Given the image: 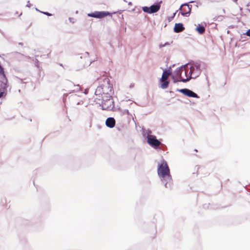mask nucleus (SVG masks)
Segmentation results:
<instances>
[{"mask_svg":"<svg viewBox=\"0 0 250 250\" xmlns=\"http://www.w3.org/2000/svg\"><path fill=\"white\" fill-rule=\"evenodd\" d=\"M157 172L158 175L165 184V187L166 188H171L172 185V179L168 166L165 161H163L159 165Z\"/></svg>","mask_w":250,"mask_h":250,"instance_id":"1","label":"nucleus"},{"mask_svg":"<svg viewBox=\"0 0 250 250\" xmlns=\"http://www.w3.org/2000/svg\"><path fill=\"white\" fill-rule=\"evenodd\" d=\"M111 90L112 87L109 84H102L97 87L95 94L103 99L105 98L106 96L110 95L109 92H111Z\"/></svg>","mask_w":250,"mask_h":250,"instance_id":"2","label":"nucleus"},{"mask_svg":"<svg viewBox=\"0 0 250 250\" xmlns=\"http://www.w3.org/2000/svg\"><path fill=\"white\" fill-rule=\"evenodd\" d=\"M189 70L188 67H181L176 70L178 81L186 82L191 79V76L188 74Z\"/></svg>","mask_w":250,"mask_h":250,"instance_id":"3","label":"nucleus"},{"mask_svg":"<svg viewBox=\"0 0 250 250\" xmlns=\"http://www.w3.org/2000/svg\"><path fill=\"white\" fill-rule=\"evenodd\" d=\"M102 100V105L103 109L109 110L113 107V101L110 95L106 96L105 99L103 98Z\"/></svg>","mask_w":250,"mask_h":250,"instance_id":"4","label":"nucleus"},{"mask_svg":"<svg viewBox=\"0 0 250 250\" xmlns=\"http://www.w3.org/2000/svg\"><path fill=\"white\" fill-rule=\"evenodd\" d=\"M171 73L167 70H164L163 71L162 78L160 80V82L162 83L161 87L163 89H166L167 88L169 84V82L167 81L168 77L170 75Z\"/></svg>","mask_w":250,"mask_h":250,"instance_id":"5","label":"nucleus"},{"mask_svg":"<svg viewBox=\"0 0 250 250\" xmlns=\"http://www.w3.org/2000/svg\"><path fill=\"white\" fill-rule=\"evenodd\" d=\"M147 142L150 146L155 148H157L161 145V142L156 139L154 135H148Z\"/></svg>","mask_w":250,"mask_h":250,"instance_id":"6","label":"nucleus"},{"mask_svg":"<svg viewBox=\"0 0 250 250\" xmlns=\"http://www.w3.org/2000/svg\"><path fill=\"white\" fill-rule=\"evenodd\" d=\"M191 5H189L187 3L182 4L179 8L181 11V14L184 16H188L191 12Z\"/></svg>","mask_w":250,"mask_h":250,"instance_id":"7","label":"nucleus"},{"mask_svg":"<svg viewBox=\"0 0 250 250\" xmlns=\"http://www.w3.org/2000/svg\"><path fill=\"white\" fill-rule=\"evenodd\" d=\"M188 71V74L191 76V79L196 78L200 73L199 67L196 65L191 66Z\"/></svg>","mask_w":250,"mask_h":250,"instance_id":"8","label":"nucleus"},{"mask_svg":"<svg viewBox=\"0 0 250 250\" xmlns=\"http://www.w3.org/2000/svg\"><path fill=\"white\" fill-rule=\"evenodd\" d=\"M110 15V13L108 12L102 11L99 12L96 11L94 13H88L87 16L90 17L96 18L98 19L103 18L107 16Z\"/></svg>","mask_w":250,"mask_h":250,"instance_id":"9","label":"nucleus"},{"mask_svg":"<svg viewBox=\"0 0 250 250\" xmlns=\"http://www.w3.org/2000/svg\"><path fill=\"white\" fill-rule=\"evenodd\" d=\"M160 6L159 5H153L150 7L146 6L143 7L142 9L144 12L147 13H156L159 10Z\"/></svg>","mask_w":250,"mask_h":250,"instance_id":"10","label":"nucleus"},{"mask_svg":"<svg viewBox=\"0 0 250 250\" xmlns=\"http://www.w3.org/2000/svg\"><path fill=\"white\" fill-rule=\"evenodd\" d=\"M8 87V80L6 76L0 77V91L4 93Z\"/></svg>","mask_w":250,"mask_h":250,"instance_id":"11","label":"nucleus"},{"mask_svg":"<svg viewBox=\"0 0 250 250\" xmlns=\"http://www.w3.org/2000/svg\"><path fill=\"white\" fill-rule=\"evenodd\" d=\"M179 91L188 97L199 98L198 96L195 93L188 89H182L179 90Z\"/></svg>","mask_w":250,"mask_h":250,"instance_id":"12","label":"nucleus"},{"mask_svg":"<svg viewBox=\"0 0 250 250\" xmlns=\"http://www.w3.org/2000/svg\"><path fill=\"white\" fill-rule=\"evenodd\" d=\"M185 27L181 23H176L174 27V31L176 33H179L184 30Z\"/></svg>","mask_w":250,"mask_h":250,"instance_id":"13","label":"nucleus"},{"mask_svg":"<svg viewBox=\"0 0 250 250\" xmlns=\"http://www.w3.org/2000/svg\"><path fill=\"white\" fill-rule=\"evenodd\" d=\"M107 126L112 128L115 125V120L113 118H108L105 122Z\"/></svg>","mask_w":250,"mask_h":250,"instance_id":"14","label":"nucleus"},{"mask_svg":"<svg viewBox=\"0 0 250 250\" xmlns=\"http://www.w3.org/2000/svg\"><path fill=\"white\" fill-rule=\"evenodd\" d=\"M196 31L200 34H203L205 32V27L204 26L198 24L196 28Z\"/></svg>","mask_w":250,"mask_h":250,"instance_id":"15","label":"nucleus"},{"mask_svg":"<svg viewBox=\"0 0 250 250\" xmlns=\"http://www.w3.org/2000/svg\"><path fill=\"white\" fill-rule=\"evenodd\" d=\"M244 35H246L250 37V29H249L246 33L244 34Z\"/></svg>","mask_w":250,"mask_h":250,"instance_id":"16","label":"nucleus"},{"mask_svg":"<svg viewBox=\"0 0 250 250\" xmlns=\"http://www.w3.org/2000/svg\"><path fill=\"white\" fill-rule=\"evenodd\" d=\"M42 13H43L44 14H45V15H47V16H51V15H52V14H51L49 13H48V12H42Z\"/></svg>","mask_w":250,"mask_h":250,"instance_id":"17","label":"nucleus"},{"mask_svg":"<svg viewBox=\"0 0 250 250\" xmlns=\"http://www.w3.org/2000/svg\"><path fill=\"white\" fill-rule=\"evenodd\" d=\"M4 93H3V92H2V91H0V98H1L3 96Z\"/></svg>","mask_w":250,"mask_h":250,"instance_id":"18","label":"nucleus"},{"mask_svg":"<svg viewBox=\"0 0 250 250\" xmlns=\"http://www.w3.org/2000/svg\"><path fill=\"white\" fill-rule=\"evenodd\" d=\"M234 1L236 2L237 0H233Z\"/></svg>","mask_w":250,"mask_h":250,"instance_id":"19","label":"nucleus"}]
</instances>
